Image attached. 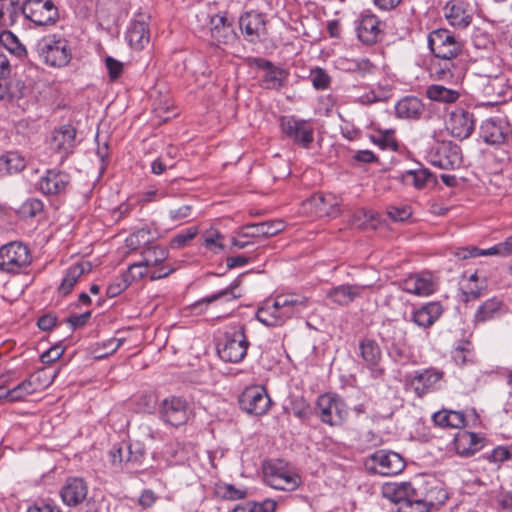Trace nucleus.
<instances>
[{
    "mask_svg": "<svg viewBox=\"0 0 512 512\" xmlns=\"http://www.w3.org/2000/svg\"><path fill=\"white\" fill-rule=\"evenodd\" d=\"M472 41L474 46L478 49H488L494 43L492 35L481 28H476L474 30L472 34Z\"/></svg>",
    "mask_w": 512,
    "mask_h": 512,
    "instance_id": "57",
    "label": "nucleus"
},
{
    "mask_svg": "<svg viewBox=\"0 0 512 512\" xmlns=\"http://www.w3.org/2000/svg\"><path fill=\"white\" fill-rule=\"evenodd\" d=\"M475 128V118L472 112L458 107L450 113L448 129L451 135L460 140L471 136Z\"/></svg>",
    "mask_w": 512,
    "mask_h": 512,
    "instance_id": "19",
    "label": "nucleus"
},
{
    "mask_svg": "<svg viewBox=\"0 0 512 512\" xmlns=\"http://www.w3.org/2000/svg\"><path fill=\"white\" fill-rule=\"evenodd\" d=\"M35 50L39 58L51 67H64L72 57L68 41L56 35H47L38 40Z\"/></svg>",
    "mask_w": 512,
    "mask_h": 512,
    "instance_id": "5",
    "label": "nucleus"
},
{
    "mask_svg": "<svg viewBox=\"0 0 512 512\" xmlns=\"http://www.w3.org/2000/svg\"><path fill=\"white\" fill-rule=\"evenodd\" d=\"M431 165L440 169H456L462 163L460 147L451 141L435 143L428 152Z\"/></svg>",
    "mask_w": 512,
    "mask_h": 512,
    "instance_id": "11",
    "label": "nucleus"
},
{
    "mask_svg": "<svg viewBox=\"0 0 512 512\" xmlns=\"http://www.w3.org/2000/svg\"><path fill=\"white\" fill-rule=\"evenodd\" d=\"M153 234L147 227L138 229L131 233L125 240L126 247L130 250H137L151 243Z\"/></svg>",
    "mask_w": 512,
    "mask_h": 512,
    "instance_id": "47",
    "label": "nucleus"
},
{
    "mask_svg": "<svg viewBox=\"0 0 512 512\" xmlns=\"http://www.w3.org/2000/svg\"><path fill=\"white\" fill-rule=\"evenodd\" d=\"M479 134L486 144L500 146L511 138L512 127L506 119L492 117L482 122Z\"/></svg>",
    "mask_w": 512,
    "mask_h": 512,
    "instance_id": "13",
    "label": "nucleus"
},
{
    "mask_svg": "<svg viewBox=\"0 0 512 512\" xmlns=\"http://www.w3.org/2000/svg\"><path fill=\"white\" fill-rule=\"evenodd\" d=\"M126 40L134 50H142L150 41V31L148 27V17L138 15L131 20L127 31Z\"/></svg>",
    "mask_w": 512,
    "mask_h": 512,
    "instance_id": "23",
    "label": "nucleus"
},
{
    "mask_svg": "<svg viewBox=\"0 0 512 512\" xmlns=\"http://www.w3.org/2000/svg\"><path fill=\"white\" fill-rule=\"evenodd\" d=\"M22 14L35 25H53L59 18L57 7L51 0H26L22 4Z\"/></svg>",
    "mask_w": 512,
    "mask_h": 512,
    "instance_id": "12",
    "label": "nucleus"
},
{
    "mask_svg": "<svg viewBox=\"0 0 512 512\" xmlns=\"http://www.w3.org/2000/svg\"><path fill=\"white\" fill-rule=\"evenodd\" d=\"M310 81L315 89L325 90L329 88L331 78L324 69L317 67L311 71Z\"/></svg>",
    "mask_w": 512,
    "mask_h": 512,
    "instance_id": "55",
    "label": "nucleus"
},
{
    "mask_svg": "<svg viewBox=\"0 0 512 512\" xmlns=\"http://www.w3.org/2000/svg\"><path fill=\"white\" fill-rule=\"evenodd\" d=\"M57 376V372L48 373L47 369L41 368L35 373L30 375V378L34 385H36L37 390L40 391L48 386H50L55 377Z\"/></svg>",
    "mask_w": 512,
    "mask_h": 512,
    "instance_id": "52",
    "label": "nucleus"
},
{
    "mask_svg": "<svg viewBox=\"0 0 512 512\" xmlns=\"http://www.w3.org/2000/svg\"><path fill=\"white\" fill-rule=\"evenodd\" d=\"M310 204L319 216L336 217L340 213V200L332 194H315L310 198Z\"/></svg>",
    "mask_w": 512,
    "mask_h": 512,
    "instance_id": "35",
    "label": "nucleus"
},
{
    "mask_svg": "<svg viewBox=\"0 0 512 512\" xmlns=\"http://www.w3.org/2000/svg\"><path fill=\"white\" fill-rule=\"evenodd\" d=\"M432 177V173L427 168H419L403 172L400 180L406 186L422 189Z\"/></svg>",
    "mask_w": 512,
    "mask_h": 512,
    "instance_id": "41",
    "label": "nucleus"
},
{
    "mask_svg": "<svg viewBox=\"0 0 512 512\" xmlns=\"http://www.w3.org/2000/svg\"><path fill=\"white\" fill-rule=\"evenodd\" d=\"M168 257V251L162 246H149L142 252L144 265L151 269H158Z\"/></svg>",
    "mask_w": 512,
    "mask_h": 512,
    "instance_id": "45",
    "label": "nucleus"
},
{
    "mask_svg": "<svg viewBox=\"0 0 512 512\" xmlns=\"http://www.w3.org/2000/svg\"><path fill=\"white\" fill-rule=\"evenodd\" d=\"M22 14L20 0H0V26H13Z\"/></svg>",
    "mask_w": 512,
    "mask_h": 512,
    "instance_id": "40",
    "label": "nucleus"
},
{
    "mask_svg": "<svg viewBox=\"0 0 512 512\" xmlns=\"http://www.w3.org/2000/svg\"><path fill=\"white\" fill-rule=\"evenodd\" d=\"M86 483L81 478H69L61 489V497L65 504L76 506L87 496Z\"/></svg>",
    "mask_w": 512,
    "mask_h": 512,
    "instance_id": "33",
    "label": "nucleus"
},
{
    "mask_svg": "<svg viewBox=\"0 0 512 512\" xmlns=\"http://www.w3.org/2000/svg\"><path fill=\"white\" fill-rule=\"evenodd\" d=\"M44 204L36 198L27 199L20 207V214L23 217H35L43 211Z\"/></svg>",
    "mask_w": 512,
    "mask_h": 512,
    "instance_id": "56",
    "label": "nucleus"
},
{
    "mask_svg": "<svg viewBox=\"0 0 512 512\" xmlns=\"http://www.w3.org/2000/svg\"><path fill=\"white\" fill-rule=\"evenodd\" d=\"M428 45L435 57L452 60L461 54L463 43L447 29H437L428 36Z\"/></svg>",
    "mask_w": 512,
    "mask_h": 512,
    "instance_id": "8",
    "label": "nucleus"
},
{
    "mask_svg": "<svg viewBox=\"0 0 512 512\" xmlns=\"http://www.w3.org/2000/svg\"><path fill=\"white\" fill-rule=\"evenodd\" d=\"M432 421L435 426L443 429H463L467 426L466 415L462 411L442 408L433 413Z\"/></svg>",
    "mask_w": 512,
    "mask_h": 512,
    "instance_id": "31",
    "label": "nucleus"
},
{
    "mask_svg": "<svg viewBox=\"0 0 512 512\" xmlns=\"http://www.w3.org/2000/svg\"><path fill=\"white\" fill-rule=\"evenodd\" d=\"M264 482L273 489L292 492L302 484L299 473L283 460H269L263 464Z\"/></svg>",
    "mask_w": 512,
    "mask_h": 512,
    "instance_id": "2",
    "label": "nucleus"
},
{
    "mask_svg": "<svg viewBox=\"0 0 512 512\" xmlns=\"http://www.w3.org/2000/svg\"><path fill=\"white\" fill-rule=\"evenodd\" d=\"M249 342L245 334V326L238 323L229 326L217 344L219 357L230 363L241 362L247 354Z\"/></svg>",
    "mask_w": 512,
    "mask_h": 512,
    "instance_id": "3",
    "label": "nucleus"
},
{
    "mask_svg": "<svg viewBox=\"0 0 512 512\" xmlns=\"http://www.w3.org/2000/svg\"><path fill=\"white\" fill-rule=\"evenodd\" d=\"M216 494L222 499L238 500L245 498L247 493L246 490L238 489L231 484H222L217 486Z\"/></svg>",
    "mask_w": 512,
    "mask_h": 512,
    "instance_id": "54",
    "label": "nucleus"
},
{
    "mask_svg": "<svg viewBox=\"0 0 512 512\" xmlns=\"http://www.w3.org/2000/svg\"><path fill=\"white\" fill-rule=\"evenodd\" d=\"M416 495H419L417 490L410 495V498H408L406 502H403L401 506H398L397 512H430V509L426 503H424L421 496Z\"/></svg>",
    "mask_w": 512,
    "mask_h": 512,
    "instance_id": "50",
    "label": "nucleus"
},
{
    "mask_svg": "<svg viewBox=\"0 0 512 512\" xmlns=\"http://www.w3.org/2000/svg\"><path fill=\"white\" fill-rule=\"evenodd\" d=\"M502 301L496 297L486 300L475 312L474 322L484 323L494 319L500 314Z\"/></svg>",
    "mask_w": 512,
    "mask_h": 512,
    "instance_id": "42",
    "label": "nucleus"
},
{
    "mask_svg": "<svg viewBox=\"0 0 512 512\" xmlns=\"http://www.w3.org/2000/svg\"><path fill=\"white\" fill-rule=\"evenodd\" d=\"M442 378V371L429 368L421 372H416L411 380V385L415 394L418 397H423L424 395L439 389Z\"/></svg>",
    "mask_w": 512,
    "mask_h": 512,
    "instance_id": "25",
    "label": "nucleus"
},
{
    "mask_svg": "<svg viewBox=\"0 0 512 512\" xmlns=\"http://www.w3.org/2000/svg\"><path fill=\"white\" fill-rule=\"evenodd\" d=\"M360 356L366 367L370 370L372 377L379 378L384 374L381 367L382 351L378 343L370 338H363L359 342Z\"/></svg>",
    "mask_w": 512,
    "mask_h": 512,
    "instance_id": "20",
    "label": "nucleus"
},
{
    "mask_svg": "<svg viewBox=\"0 0 512 512\" xmlns=\"http://www.w3.org/2000/svg\"><path fill=\"white\" fill-rule=\"evenodd\" d=\"M416 490L429 509L442 505L448 498L447 492L439 485L421 484Z\"/></svg>",
    "mask_w": 512,
    "mask_h": 512,
    "instance_id": "38",
    "label": "nucleus"
},
{
    "mask_svg": "<svg viewBox=\"0 0 512 512\" xmlns=\"http://www.w3.org/2000/svg\"><path fill=\"white\" fill-rule=\"evenodd\" d=\"M26 159L16 151L0 155V174L9 175L21 172L26 167Z\"/></svg>",
    "mask_w": 512,
    "mask_h": 512,
    "instance_id": "39",
    "label": "nucleus"
},
{
    "mask_svg": "<svg viewBox=\"0 0 512 512\" xmlns=\"http://www.w3.org/2000/svg\"><path fill=\"white\" fill-rule=\"evenodd\" d=\"M173 271L174 269L170 265H162L158 269H151L144 265V262L141 260L138 263L130 265L124 275L127 276L129 282L140 280L143 277H149L150 280H158L169 276Z\"/></svg>",
    "mask_w": 512,
    "mask_h": 512,
    "instance_id": "29",
    "label": "nucleus"
},
{
    "mask_svg": "<svg viewBox=\"0 0 512 512\" xmlns=\"http://www.w3.org/2000/svg\"><path fill=\"white\" fill-rule=\"evenodd\" d=\"M84 272L85 268L82 264H76L69 267L58 288L59 293L63 296L69 294Z\"/></svg>",
    "mask_w": 512,
    "mask_h": 512,
    "instance_id": "46",
    "label": "nucleus"
},
{
    "mask_svg": "<svg viewBox=\"0 0 512 512\" xmlns=\"http://www.w3.org/2000/svg\"><path fill=\"white\" fill-rule=\"evenodd\" d=\"M357 37L366 44L373 45L381 40L384 23L372 13H363L357 25Z\"/></svg>",
    "mask_w": 512,
    "mask_h": 512,
    "instance_id": "18",
    "label": "nucleus"
},
{
    "mask_svg": "<svg viewBox=\"0 0 512 512\" xmlns=\"http://www.w3.org/2000/svg\"><path fill=\"white\" fill-rule=\"evenodd\" d=\"M475 12V4L469 0H451L444 7L445 18L456 29L467 28Z\"/></svg>",
    "mask_w": 512,
    "mask_h": 512,
    "instance_id": "15",
    "label": "nucleus"
},
{
    "mask_svg": "<svg viewBox=\"0 0 512 512\" xmlns=\"http://www.w3.org/2000/svg\"><path fill=\"white\" fill-rule=\"evenodd\" d=\"M239 27L246 41L257 43L262 41L266 34V20L262 13L249 11L239 19Z\"/></svg>",
    "mask_w": 512,
    "mask_h": 512,
    "instance_id": "17",
    "label": "nucleus"
},
{
    "mask_svg": "<svg viewBox=\"0 0 512 512\" xmlns=\"http://www.w3.org/2000/svg\"><path fill=\"white\" fill-rule=\"evenodd\" d=\"M29 248L21 242H10L0 248V270L18 273L31 263Z\"/></svg>",
    "mask_w": 512,
    "mask_h": 512,
    "instance_id": "10",
    "label": "nucleus"
},
{
    "mask_svg": "<svg viewBox=\"0 0 512 512\" xmlns=\"http://www.w3.org/2000/svg\"><path fill=\"white\" fill-rule=\"evenodd\" d=\"M0 44L19 58L27 54L26 48L11 31L4 30L0 33Z\"/></svg>",
    "mask_w": 512,
    "mask_h": 512,
    "instance_id": "48",
    "label": "nucleus"
},
{
    "mask_svg": "<svg viewBox=\"0 0 512 512\" xmlns=\"http://www.w3.org/2000/svg\"><path fill=\"white\" fill-rule=\"evenodd\" d=\"M90 317H91V312L86 311L82 314L71 315L70 317L67 318L66 322L70 325V327L73 330H75L77 328L84 326L87 323V321L90 319Z\"/></svg>",
    "mask_w": 512,
    "mask_h": 512,
    "instance_id": "64",
    "label": "nucleus"
},
{
    "mask_svg": "<svg viewBox=\"0 0 512 512\" xmlns=\"http://www.w3.org/2000/svg\"><path fill=\"white\" fill-rule=\"evenodd\" d=\"M160 415L166 423L177 427L188 421L191 415V409L186 400L172 396L162 401L160 405Z\"/></svg>",
    "mask_w": 512,
    "mask_h": 512,
    "instance_id": "16",
    "label": "nucleus"
},
{
    "mask_svg": "<svg viewBox=\"0 0 512 512\" xmlns=\"http://www.w3.org/2000/svg\"><path fill=\"white\" fill-rule=\"evenodd\" d=\"M285 225L281 220H270L255 224H246L238 235L244 238L270 237L283 231Z\"/></svg>",
    "mask_w": 512,
    "mask_h": 512,
    "instance_id": "28",
    "label": "nucleus"
},
{
    "mask_svg": "<svg viewBox=\"0 0 512 512\" xmlns=\"http://www.w3.org/2000/svg\"><path fill=\"white\" fill-rule=\"evenodd\" d=\"M289 72L286 69L275 66L262 75L261 82L265 89L278 90L287 83Z\"/></svg>",
    "mask_w": 512,
    "mask_h": 512,
    "instance_id": "44",
    "label": "nucleus"
},
{
    "mask_svg": "<svg viewBox=\"0 0 512 512\" xmlns=\"http://www.w3.org/2000/svg\"><path fill=\"white\" fill-rule=\"evenodd\" d=\"M374 143L378 144L382 148H397V143L394 139V131L393 130H379V136L373 137Z\"/></svg>",
    "mask_w": 512,
    "mask_h": 512,
    "instance_id": "59",
    "label": "nucleus"
},
{
    "mask_svg": "<svg viewBox=\"0 0 512 512\" xmlns=\"http://www.w3.org/2000/svg\"><path fill=\"white\" fill-rule=\"evenodd\" d=\"M426 96L432 101L450 104L459 99L460 93L440 84H432L427 87Z\"/></svg>",
    "mask_w": 512,
    "mask_h": 512,
    "instance_id": "43",
    "label": "nucleus"
},
{
    "mask_svg": "<svg viewBox=\"0 0 512 512\" xmlns=\"http://www.w3.org/2000/svg\"><path fill=\"white\" fill-rule=\"evenodd\" d=\"M239 404L243 411L255 416L266 414L271 405V399L264 387H247L239 398Z\"/></svg>",
    "mask_w": 512,
    "mask_h": 512,
    "instance_id": "14",
    "label": "nucleus"
},
{
    "mask_svg": "<svg viewBox=\"0 0 512 512\" xmlns=\"http://www.w3.org/2000/svg\"><path fill=\"white\" fill-rule=\"evenodd\" d=\"M388 216L393 221L403 222L411 216V209L408 206L396 207L392 206L387 211Z\"/></svg>",
    "mask_w": 512,
    "mask_h": 512,
    "instance_id": "62",
    "label": "nucleus"
},
{
    "mask_svg": "<svg viewBox=\"0 0 512 512\" xmlns=\"http://www.w3.org/2000/svg\"><path fill=\"white\" fill-rule=\"evenodd\" d=\"M76 129L70 125L65 124L56 128L53 131L50 148L57 153H60L61 159H65L70 153H72L75 147Z\"/></svg>",
    "mask_w": 512,
    "mask_h": 512,
    "instance_id": "24",
    "label": "nucleus"
},
{
    "mask_svg": "<svg viewBox=\"0 0 512 512\" xmlns=\"http://www.w3.org/2000/svg\"><path fill=\"white\" fill-rule=\"evenodd\" d=\"M309 306V299L300 294H280L256 312V318L268 327L283 325L288 319L301 314Z\"/></svg>",
    "mask_w": 512,
    "mask_h": 512,
    "instance_id": "1",
    "label": "nucleus"
},
{
    "mask_svg": "<svg viewBox=\"0 0 512 512\" xmlns=\"http://www.w3.org/2000/svg\"><path fill=\"white\" fill-rule=\"evenodd\" d=\"M291 411L295 417L305 419L309 416L310 405L303 397L295 398L291 403Z\"/></svg>",
    "mask_w": 512,
    "mask_h": 512,
    "instance_id": "58",
    "label": "nucleus"
},
{
    "mask_svg": "<svg viewBox=\"0 0 512 512\" xmlns=\"http://www.w3.org/2000/svg\"><path fill=\"white\" fill-rule=\"evenodd\" d=\"M197 233L198 230L195 227H190L179 232L170 240V247L172 249L185 247L197 235Z\"/></svg>",
    "mask_w": 512,
    "mask_h": 512,
    "instance_id": "53",
    "label": "nucleus"
},
{
    "mask_svg": "<svg viewBox=\"0 0 512 512\" xmlns=\"http://www.w3.org/2000/svg\"><path fill=\"white\" fill-rule=\"evenodd\" d=\"M106 68L111 81L117 80L123 72V63L111 56L105 58Z\"/></svg>",
    "mask_w": 512,
    "mask_h": 512,
    "instance_id": "60",
    "label": "nucleus"
},
{
    "mask_svg": "<svg viewBox=\"0 0 512 512\" xmlns=\"http://www.w3.org/2000/svg\"><path fill=\"white\" fill-rule=\"evenodd\" d=\"M399 285L403 291L420 297L429 296L436 290V284L429 272L411 274Z\"/></svg>",
    "mask_w": 512,
    "mask_h": 512,
    "instance_id": "21",
    "label": "nucleus"
},
{
    "mask_svg": "<svg viewBox=\"0 0 512 512\" xmlns=\"http://www.w3.org/2000/svg\"><path fill=\"white\" fill-rule=\"evenodd\" d=\"M415 490L416 487L410 482H392L383 485L382 494L386 499L401 506L403 502H406V500L410 498V495H412Z\"/></svg>",
    "mask_w": 512,
    "mask_h": 512,
    "instance_id": "34",
    "label": "nucleus"
},
{
    "mask_svg": "<svg viewBox=\"0 0 512 512\" xmlns=\"http://www.w3.org/2000/svg\"><path fill=\"white\" fill-rule=\"evenodd\" d=\"M222 239L223 236L220 232L215 229H210L203 234L202 245L213 253H219L224 247L221 242Z\"/></svg>",
    "mask_w": 512,
    "mask_h": 512,
    "instance_id": "51",
    "label": "nucleus"
},
{
    "mask_svg": "<svg viewBox=\"0 0 512 512\" xmlns=\"http://www.w3.org/2000/svg\"><path fill=\"white\" fill-rule=\"evenodd\" d=\"M364 465L366 470L372 474L392 476L404 470L405 461L401 455L396 452L378 450L367 457Z\"/></svg>",
    "mask_w": 512,
    "mask_h": 512,
    "instance_id": "9",
    "label": "nucleus"
},
{
    "mask_svg": "<svg viewBox=\"0 0 512 512\" xmlns=\"http://www.w3.org/2000/svg\"><path fill=\"white\" fill-rule=\"evenodd\" d=\"M443 312L439 302L427 303L412 314V321L419 327L428 328L432 326Z\"/></svg>",
    "mask_w": 512,
    "mask_h": 512,
    "instance_id": "36",
    "label": "nucleus"
},
{
    "mask_svg": "<svg viewBox=\"0 0 512 512\" xmlns=\"http://www.w3.org/2000/svg\"><path fill=\"white\" fill-rule=\"evenodd\" d=\"M344 69L347 71L357 72L362 75L373 72L375 66L368 58L345 59L342 61Z\"/></svg>",
    "mask_w": 512,
    "mask_h": 512,
    "instance_id": "49",
    "label": "nucleus"
},
{
    "mask_svg": "<svg viewBox=\"0 0 512 512\" xmlns=\"http://www.w3.org/2000/svg\"><path fill=\"white\" fill-rule=\"evenodd\" d=\"M27 512H60V509L51 500H40L30 506Z\"/></svg>",
    "mask_w": 512,
    "mask_h": 512,
    "instance_id": "63",
    "label": "nucleus"
},
{
    "mask_svg": "<svg viewBox=\"0 0 512 512\" xmlns=\"http://www.w3.org/2000/svg\"><path fill=\"white\" fill-rule=\"evenodd\" d=\"M282 134L293 144L309 149L314 141V126L311 120L284 115L279 118Z\"/></svg>",
    "mask_w": 512,
    "mask_h": 512,
    "instance_id": "7",
    "label": "nucleus"
},
{
    "mask_svg": "<svg viewBox=\"0 0 512 512\" xmlns=\"http://www.w3.org/2000/svg\"><path fill=\"white\" fill-rule=\"evenodd\" d=\"M512 254V236L504 242L498 243L488 249H479L475 246L458 247L453 251V255L461 260L475 258L478 256H509Z\"/></svg>",
    "mask_w": 512,
    "mask_h": 512,
    "instance_id": "22",
    "label": "nucleus"
},
{
    "mask_svg": "<svg viewBox=\"0 0 512 512\" xmlns=\"http://www.w3.org/2000/svg\"><path fill=\"white\" fill-rule=\"evenodd\" d=\"M425 112V105L415 96H405L395 105L396 116L400 119H420Z\"/></svg>",
    "mask_w": 512,
    "mask_h": 512,
    "instance_id": "32",
    "label": "nucleus"
},
{
    "mask_svg": "<svg viewBox=\"0 0 512 512\" xmlns=\"http://www.w3.org/2000/svg\"><path fill=\"white\" fill-rule=\"evenodd\" d=\"M454 447L458 455L469 457L483 447V438L476 433L462 430L454 437Z\"/></svg>",
    "mask_w": 512,
    "mask_h": 512,
    "instance_id": "30",
    "label": "nucleus"
},
{
    "mask_svg": "<svg viewBox=\"0 0 512 512\" xmlns=\"http://www.w3.org/2000/svg\"><path fill=\"white\" fill-rule=\"evenodd\" d=\"M130 282L127 279V276L124 274L121 278H116L112 283L109 284L107 287V295L109 297H116L119 295L122 291H124L128 286Z\"/></svg>",
    "mask_w": 512,
    "mask_h": 512,
    "instance_id": "61",
    "label": "nucleus"
},
{
    "mask_svg": "<svg viewBox=\"0 0 512 512\" xmlns=\"http://www.w3.org/2000/svg\"><path fill=\"white\" fill-rule=\"evenodd\" d=\"M238 286L239 283L234 281L225 289L201 298L191 305V311L194 314L200 315L207 313L210 308L222 306L223 309L221 313L215 314L213 317L217 319H223L229 316L236 307V300L240 297V294L235 293V290Z\"/></svg>",
    "mask_w": 512,
    "mask_h": 512,
    "instance_id": "4",
    "label": "nucleus"
},
{
    "mask_svg": "<svg viewBox=\"0 0 512 512\" xmlns=\"http://www.w3.org/2000/svg\"><path fill=\"white\" fill-rule=\"evenodd\" d=\"M210 33L219 44H228L236 39L232 22L225 14H216L210 18Z\"/></svg>",
    "mask_w": 512,
    "mask_h": 512,
    "instance_id": "27",
    "label": "nucleus"
},
{
    "mask_svg": "<svg viewBox=\"0 0 512 512\" xmlns=\"http://www.w3.org/2000/svg\"><path fill=\"white\" fill-rule=\"evenodd\" d=\"M367 286L358 284H345L330 289L327 296L336 304L346 306L351 303Z\"/></svg>",
    "mask_w": 512,
    "mask_h": 512,
    "instance_id": "37",
    "label": "nucleus"
},
{
    "mask_svg": "<svg viewBox=\"0 0 512 512\" xmlns=\"http://www.w3.org/2000/svg\"><path fill=\"white\" fill-rule=\"evenodd\" d=\"M70 182V176L57 170H47L37 183L38 189L45 195H57L64 192Z\"/></svg>",
    "mask_w": 512,
    "mask_h": 512,
    "instance_id": "26",
    "label": "nucleus"
},
{
    "mask_svg": "<svg viewBox=\"0 0 512 512\" xmlns=\"http://www.w3.org/2000/svg\"><path fill=\"white\" fill-rule=\"evenodd\" d=\"M316 415L321 422L332 427L342 426L348 418L349 410L344 400L337 394L324 393L317 398Z\"/></svg>",
    "mask_w": 512,
    "mask_h": 512,
    "instance_id": "6",
    "label": "nucleus"
}]
</instances>
